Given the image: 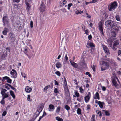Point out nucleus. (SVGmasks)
<instances>
[{"mask_svg":"<svg viewBox=\"0 0 121 121\" xmlns=\"http://www.w3.org/2000/svg\"><path fill=\"white\" fill-rule=\"evenodd\" d=\"M117 3L116 1L111 3L108 6V9L109 11L114 10L117 8Z\"/></svg>","mask_w":121,"mask_h":121,"instance_id":"obj_1","label":"nucleus"},{"mask_svg":"<svg viewBox=\"0 0 121 121\" xmlns=\"http://www.w3.org/2000/svg\"><path fill=\"white\" fill-rule=\"evenodd\" d=\"M101 62L102 65L101 68V70L102 71H104L108 68L109 67L108 62L104 61H102Z\"/></svg>","mask_w":121,"mask_h":121,"instance_id":"obj_2","label":"nucleus"},{"mask_svg":"<svg viewBox=\"0 0 121 121\" xmlns=\"http://www.w3.org/2000/svg\"><path fill=\"white\" fill-rule=\"evenodd\" d=\"M113 40L112 49L114 51H115L117 49V48H116V46L119 45V40L116 38L113 39Z\"/></svg>","mask_w":121,"mask_h":121,"instance_id":"obj_3","label":"nucleus"},{"mask_svg":"<svg viewBox=\"0 0 121 121\" xmlns=\"http://www.w3.org/2000/svg\"><path fill=\"white\" fill-rule=\"evenodd\" d=\"M1 77L0 78V79L1 81L3 83H4V82H5V80H6V82H7L8 83L11 84L12 82V80L10 79V78L7 76H5V77H3L1 79Z\"/></svg>","mask_w":121,"mask_h":121,"instance_id":"obj_4","label":"nucleus"},{"mask_svg":"<svg viewBox=\"0 0 121 121\" xmlns=\"http://www.w3.org/2000/svg\"><path fill=\"white\" fill-rule=\"evenodd\" d=\"M2 22L4 26L6 25H8L9 23V20L8 17L7 16H3L2 18Z\"/></svg>","mask_w":121,"mask_h":121,"instance_id":"obj_5","label":"nucleus"},{"mask_svg":"<svg viewBox=\"0 0 121 121\" xmlns=\"http://www.w3.org/2000/svg\"><path fill=\"white\" fill-rule=\"evenodd\" d=\"M9 36L11 43H13L16 39L14 35L13 32H10L9 34Z\"/></svg>","mask_w":121,"mask_h":121,"instance_id":"obj_6","label":"nucleus"},{"mask_svg":"<svg viewBox=\"0 0 121 121\" xmlns=\"http://www.w3.org/2000/svg\"><path fill=\"white\" fill-rule=\"evenodd\" d=\"M7 90L4 89L2 88L1 90L0 93L2 95V98L5 99L9 97V95L5 93Z\"/></svg>","mask_w":121,"mask_h":121,"instance_id":"obj_7","label":"nucleus"},{"mask_svg":"<svg viewBox=\"0 0 121 121\" xmlns=\"http://www.w3.org/2000/svg\"><path fill=\"white\" fill-rule=\"evenodd\" d=\"M112 86H115V87L117 89H118L120 87V86L119 85L117 84L115 77L112 79Z\"/></svg>","mask_w":121,"mask_h":121,"instance_id":"obj_8","label":"nucleus"},{"mask_svg":"<svg viewBox=\"0 0 121 121\" xmlns=\"http://www.w3.org/2000/svg\"><path fill=\"white\" fill-rule=\"evenodd\" d=\"M98 25L99 30L100 31V33L102 35H104V34L103 30V25L101 22L100 21L99 22Z\"/></svg>","mask_w":121,"mask_h":121,"instance_id":"obj_9","label":"nucleus"},{"mask_svg":"<svg viewBox=\"0 0 121 121\" xmlns=\"http://www.w3.org/2000/svg\"><path fill=\"white\" fill-rule=\"evenodd\" d=\"M114 22L111 20L106 21L105 22L106 26L108 27H110L114 24Z\"/></svg>","mask_w":121,"mask_h":121,"instance_id":"obj_10","label":"nucleus"},{"mask_svg":"<svg viewBox=\"0 0 121 121\" xmlns=\"http://www.w3.org/2000/svg\"><path fill=\"white\" fill-rule=\"evenodd\" d=\"M91 93L90 92H88V93L86 96L84 97V100L85 102L88 103L89 102L91 97Z\"/></svg>","mask_w":121,"mask_h":121,"instance_id":"obj_11","label":"nucleus"},{"mask_svg":"<svg viewBox=\"0 0 121 121\" xmlns=\"http://www.w3.org/2000/svg\"><path fill=\"white\" fill-rule=\"evenodd\" d=\"M102 46L105 53L107 55L110 54V53L107 47L103 44L102 45Z\"/></svg>","mask_w":121,"mask_h":121,"instance_id":"obj_12","label":"nucleus"},{"mask_svg":"<svg viewBox=\"0 0 121 121\" xmlns=\"http://www.w3.org/2000/svg\"><path fill=\"white\" fill-rule=\"evenodd\" d=\"M7 55V52L4 53L3 52H1L0 54V59L2 60L5 59Z\"/></svg>","mask_w":121,"mask_h":121,"instance_id":"obj_13","label":"nucleus"},{"mask_svg":"<svg viewBox=\"0 0 121 121\" xmlns=\"http://www.w3.org/2000/svg\"><path fill=\"white\" fill-rule=\"evenodd\" d=\"M111 30L118 32L119 30V28L117 26L113 25L112 26Z\"/></svg>","mask_w":121,"mask_h":121,"instance_id":"obj_14","label":"nucleus"},{"mask_svg":"<svg viewBox=\"0 0 121 121\" xmlns=\"http://www.w3.org/2000/svg\"><path fill=\"white\" fill-rule=\"evenodd\" d=\"M44 107V106L43 105L42 103L39 105V107L37 109V112H40L42 111Z\"/></svg>","mask_w":121,"mask_h":121,"instance_id":"obj_15","label":"nucleus"},{"mask_svg":"<svg viewBox=\"0 0 121 121\" xmlns=\"http://www.w3.org/2000/svg\"><path fill=\"white\" fill-rule=\"evenodd\" d=\"M12 71H12L10 72V74L14 77H16L17 75V73L16 71L14 69H12Z\"/></svg>","mask_w":121,"mask_h":121,"instance_id":"obj_16","label":"nucleus"},{"mask_svg":"<svg viewBox=\"0 0 121 121\" xmlns=\"http://www.w3.org/2000/svg\"><path fill=\"white\" fill-rule=\"evenodd\" d=\"M45 9V6L43 3H42L41 5V6L39 9V10L41 12H43Z\"/></svg>","mask_w":121,"mask_h":121,"instance_id":"obj_17","label":"nucleus"},{"mask_svg":"<svg viewBox=\"0 0 121 121\" xmlns=\"http://www.w3.org/2000/svg\"><path fill=\"white\" fill-rule=\"evenodd\" d=\"M55 107L54 105L52 104H50L49 106L48 111H53L55 109Z\"/></svg>","mask_w":121,"mask_h":121,"instance_id":"obj_18","label":"nucleus"},{"mask_svg":"<svg viewBox=\"0 0 121 121\" xmlns=\"http://www.w3.org/2000/svg\"><path fill=\"white\" fill-rule=\"evenodd\" d=\"M70 62L71 63V65L74 67L75 68H77L78 67V64L75 63L73 61H72L70 59L69 60Z\"/></svg>","mask_w":121,"mask_h":121,"instance_id":"obj_19","label":"nucleus"},{"mask_svg":"<svg viewBox=\"0 0 121 121\" xmlns=\"http://www.w3.org/2000/svg\"><path fill=\"white\" fill-rule=\"evenodd\" d=\"M112 37L109 38L107 39V41L110 45V46L111 47L112 45V43L113 42V39H112Z\"/></svg>","mask_w":121,"mask_h":121,"instance_id":"obj_20","label":"nucleus"},{"mask_svg":"<svg viewBox=\"0 0 121 121\" xmlns=\"http://www.w3.org/2000/svg\"><path fill=\"white\" fill-rule=\"evenodd\" d=\"M77 100L80 102L83 101V96L82 95H79V96L77 98Z\"/></svg>","mask_w":121,"mask_h":121,"instance_id":"obj_21","label":"nucleus"},{"mask_svg":"<svg viewBox=\"0 0 121 121\" xmlns=\"http://www.w3.org/2000/svg\"><path fill=\"white\" fill-rule=\"evenodd\" d=\"M117 33L118 32H116V31L112 30L111 32V37L112 38L116 37Z\"/></svg>","mask_w":121,"mask_h":121,"instance_id":"obj_22","label":"nucleus"},{"mask_svg":"<svg viewBox=\"0 0 121 121\" xmlns=\"http://www.w3.org/2000/svg\"><path fill=\"white\" fill-rule=\"evenodd\" d=\"M67 0H63L60 2V7H63L66 3Z\"/></svg>","mask_w":121,"mask_h":121,"instance_id":"obj_23","label":"nucleus"},{"mask_svg":"<svg viewBox=\"0 0 121 121\" xmlns=\"http://www.w3.org/2000/svg\"><path fill=\"white\" fill-rule=\"evenodd\" d=\"M32 89L29 86H27L25 89L26 92L30 93L32 91Z\"/></svg>","mask_w":121,"mask_h":121,"instance_id":"obj_24","label":"nucleus"},{"mask_svg":"<svg viewBox=\"0 0 121 121\" xmlns=\"http://www.w3.org/2000/svg\"><path fill=\"white\" fill-rule=\"evenodd\" d=\"M64 89V90L66 94L68 95H69V92L68 86L63 87Z\"/></svg>","mask_w":121,"mask_h":121,"instance_id":"obj_25","label":"nucleus"},{"mask_svg":"<svg viewBox=\"0 0 121 121\" xmlns=\"http://www.w3.org/2000/svg\"><path fill=\"white\" fill-rule=\"evenodd\" d=\"M26 9L27 10V11H29L31 8V6L30 4L27 2L26 3Z\"/></svg>","mask_w":121,"mask_h":121,"instance_id":"obj_26","label":"nucleus"},{"mask_svg":"<svg viewBox=\"0 0 121 121\" xmlns=\"http://www.w3.org/2000/svg\"><path fill=\"white\" fill-rule=\"evenodd\" d=\"M56 67L57 68L59 69L61 68L62 66L61 64L59 62H58L55 64Z\"/></svg>","mask_w":121,"mask_h":121,"instance_id":"obj_27","label":"nucleus"},{"mask_svg":"<svg viewBox=\"0 0 121 121\" xmlns=\"http://www.w3.org/2000/svg\"><path fill=\"white\" fill-rule=\"evenodd\" d=\"M94 99H97L98 100L100 99L99 95V93L97 92L95 94L94 96Z\"/></svg>","mask_w":121,"mask_h":121,"instance_id":"obj_28","label":"nucleus"},{"mask_svg":"<svg viewBox=\"0 0 121 121\" xmlns=\"http://www.w3.org/2000/svg\"><path fill=\"white\" fill-rule=\"evenodd\" d=\"M96 113L98 115H99V117H101L102 116V114H103V113H101V112L100 111H99V110H97L95 111Z\"/></svg>","mask_w":121,"mask_h":121,"instance_id":"obj_29","label":"nucleus"},{"mask_svg":"<svg viewBox=\"0 0 121 121\" xmlns=\"http://www.w3.org/2000/svg\"><path fill=\"white\" fill-rule=\"evenodd\" d=\"M9 31V29L7 28H5L4 30L2 31V33L3 35H6L7 32Z\"/></svg>","mask_w":121,"mask_h":121,"instance_id":"obj_30","label":"nucleus"},{"mask_svg":"<svg viewBox=\"0 0 121 121\" xmlns=\"http://www.w3.org/2000/svg\"><path fill=\"white\" fill-rule=\"evenodd\" d=\"M10 95L12 96L13 99H14L15 98V95L14 92L12 90H10L9 91Z\"/></svg>","mask_w":121,"mask_h":121,"instance_id":"obj_31","label":"nucleus"},{"mask_svg":"<svg viewBox=\"0 0 121 121\" xmlns=\"http://www.w3.org/2000/svg\"><path fill=\"white\" fill-rule=\"evenodd\" d=\"M74 94L75 95H73V97H77V98L79 96V94L78 92V91L77 90H75L74 91Z\"/></svg>","mask_w":121,"mask_h":121,"instance_id":"obj_32","label":"nucleus"},{"mask_svg":"<svg viewBox=\"0 0 121 121\" xmlns=\"http://www.w3.org/2000/svg\"><path fill=\"white\" fill-rule=\"evenodd\" d=\"M65 58L64 59V61L63 62V64H65L66 63V62L68 60V57H67V54H65Z\"/></svg>","mask_w":121,"mask_h":121,"instance_id":"obj_33","label":"nucleus"},{"mask_svg":"<svg viewBox=\"0 0 121 121\" xmlns=\"http://www.w3.org/2000/svg\"><path fill=\"white\" fill-rule=\"evenodd\" d=\"M50 87V85H48L46 86L43 89V91L45 92L46 93L47 92V89L49 88Z\"/></svg>","mask_w":121,"mask_h":121,"instance_id":"obj_34","label":"nucleus"},{"mask_svg":"<svg viewBox=\"0 0 121 121\" xmlns=\"http://www.w3.org/2000/svg\"><path fill=\"white\" fill-rule=\"evenodd\" d=\"M26 56H28V58L30 59V58L34 56L33 54L31 52H28V53L27 54Z\"/></svg>","mask_w":121,"mask_h":121,"instance_id":"obj_35","label":"nucleus"},{"mask_svg":"<svg viewBox=\"0 0 121 121\" xmlns=\"http://www.w3.org/2000/svg\"><path fill=\"white\" fill-rule=\"evenodd\" d=\"M102 111L104 112L105 115L106 116H109L110 115V114L109 112L108 111L106 110H102Z\"/></svg>","mask_w":121,"mask_h":121,"instance_id":"obj_36","label":"nucleus"},{"mask_svg":"<svg viewBox=\"0 0 121 121\" xmlns=\"http://www.w3.org/2000/svg\"><path fill=\"white\" fill-rule=\"evenodd\" d=\"M64 80L63 82L64 85H63V87H66L68 86L66 80L65 78V77L64 78Z\"/></svg>","mask_w":121,"mask_h":121,"instance_id":"obj_37","label":"nucleus"},{"mask_svg":"<svg viewBox=\"0 0 121 121\" xmlns=\"http://www.w3.org/2000/svg\"><path fill=\"white\" fill-rule=\"evenodd\" d=\"M77 113L78 115H81V110L80 108H78L77 110Z\"/></svg>","mask_w":121,"mask_h":121,"instance_id":"obj_38","label":"nucleus"},{"mask_svg":"<svg viewBox=\"0 0 121 121\" xmlns=\"http://www.w3.org/2000/svg\"><path fill=\"white\" fill-rule=\"evenodd\" d=\"M81 64L80 65L81 66H83L84 65H86V64L85 62V61L84 59H83V60L81 61L80 62Z\"/></svg>","mask_w":121,"mask_h":121,"instance_id":"obj_39","label":"nucleus"},{"mask_svg":"<svg viewBox=\"0 0 121 121\" xmlns=\"http://www.w3.org/2000/svg\"><path fill=\"white\" fill-rule=\"evenodd\" d=\"M10 85L7 83H6L5 84L4 86L5 88L7 89H9L10 88L9 87L10 86Z\"/></svg>","mask_w":121,"mask_h":121,"instance_id":"obj_40","label":"nucleus"},{"mask_svg":"<svg viewBox=\"0 0 121 121\" xmlns=\"http://www.w3.org/2000/svg\"><path fill=\"white\" fill-rule=\"evenodd\" d=\"M83 13V12L81 10H77L75 12V13L76 14H81Z\"/></svg>","mask_w":121,"mask_h":121,"instance_id":"obj_41","label":"nucleus"},{"mask_svg":"<svg viewBox=\"0 0 121 121\" xmlns=\"http://www.w3.org/2000/svg\"><path fill=\"white\" fill-rule=\"evenodd\" d=\"M73 5V4L71 3H70L68 4L67 5V9L68 10H70V7H71V6Z\"/></svg>","mask_w":121,"mask_h":121,"instance_id":"obj_42","label":"nucleus"},{"mask_svg":"<svg viewBox=\"0 0 121 121\" xmlns=\"http://www.w3.org/2000/svg\"><path fill=\"white\" fill-rule=\"evenodd\" d=\"M56 120L58 121H63V119L60 118V117H56Z\"/></svg>","mask_w":121,"mask_h":121,"instance_id":"obj_43","label":"nucleus"},{"mask_svg":"<svg viewBox=\"0 0 121 121\" xmlns=\"http://www.w3.org/2000/svg\"><path fill=\"white\" fill-rule=\"evenodd\" d=\"M82 86H81L79 87V89L81 93H82L84 92V91L83 89L82 88Z\"/></svg>","mask_w":121,"mask_h":121,"instance_id":"obj_44","label":"nucleus"},{"mask_svg":"<svg viewBox=\"0 0 121 121\" xmlns=\"http://www.w3.org/2000/svg\"><path fill=\"white\" fill-rule=\"evenodd\" d=\"M60 107L59 106L57 107L56 109V113H58L60 112Z\"/></svg>","mask_w":121,"mask_h":121,"instance_id":"obj_45","label":"nucleus"},{"mask_svg":"<svg viewBox=\"0 0 121 121\" xmlns=\"http://www.w3.org/2000/svg\"><path fill=\"white\" fill-rule=\"evenodd\" d=\"M65 108L68 111L70 110V107L68 105H65Z\"/></svg>","mask_w":121,"mask_h":121,"instance_id":"obj_46","label":"nucleus"},{"mask_svg":"<svg viewBox=\"0 0 121 121\" xmlns=\"http://www.w3.org/2000/svg\"><path fill=\"white\" fill-rule=\"evenodd\" d=\"M98 105L99 107L101 108H102L103 107V104L102 102H101L100 101H99V103L98 104Z\"/></svg>","mask_w":121,"mask_h":121,"instance_id":"obj_47","label":"nucleus"},{"mask_svg":"<svg viewBox=\"0 0 121 121\" xmlns=\"http://www.w3.org/2000/svg\"><path fill=\"white\" fill-rule=\"evenodd\" d=\"M54 92L55 93H59L58 90L57 88H54Z\"/></svg>","mask_w":121,"mask_h":121,"instance_id":"obj_48","label":"nucleus"},{"mask_svg":"<svg viewBox=\"0 0 121 121\" xmlns=\"http://www.w3.org/2000/svg\"><path fill=\"white\" fill-rule=\"evenodd\" d=\"M55 73L57 75L59 76H60L61 75V73L60 72L58 71H56L55 72Z\"/></svg>","mask_w":121,"mask_h":121,"instance_id":"obj_49","label":"nucleus"},{"mask_svg":"<svg viewBox=\"0 0 121 121\" xmlns=\"http://www.w3.org/2000/svg\"><path fill=\"white\" fill-rule=\"evenodd\" d=\"M116 18L117 21H119L120 20V17L119 15H117L115 17Z\"/></svg>","mask_w":121,"mask_h":121,"instance_id":"obj_50","label":"nucleus"},{"mask_svg":"<svg viewBox=\"0 0 121 121\" xmlns=\"http://www.w3.org/2000/svg\"><path fill=\"white\" fill-rule=\"evenodd\" d=\"M89 45L91 47H95V45L92 43H89Z\"/></svg>","mask_w":121,"mask_h":121,"instance_id":"obj_51","label":"nucleus"},{"mask_svg":"<svg viewBox=\"0 0 121 121\" xmlns=\"http://www.w3.org/2000/svg\"><path fill=\"white\" fill-rule=\"evenodd\" d=\"M31 41V40L28 39L26 41L27 44L28 46H29L30 45V43Z\"/></svg>","mask_w":121,"mask_h":121,"instance_id":"obj_52","label":"nucleus"},{"mask_svg":"<svg viewBox=\"0 0 121 121\" xmlns=\"http://www.w3.org/2000/svg\"><path fill=\"white\" fill-rule=\"evenodd\" d=\"M95 115H92L91 118V121H95Z\"/></svg>","mask_w":121,"mask_h":121,"instance_id":"obj_53","label":"nucleus"},{"mask_svg":"<svg viewBox=\"0 0 121 121\" xmlns=\"http://www.w3.org/2000/svg\"><path fill=\"white\" fill-rule=\"evenodd\" d=\"M5 100L4 99L2 98V100L0 102V103H1L2 105H4L5 104Z\"/></svg>","mask_w":121,"mask_h":121,"instance_id":"obj_54","label":"nucleus"},{"mask_svg":"<svg viewBox=\"0 0 121 121\" xmlns=\"http://www.w3.org/2000/svg\"><path fill=\"white\" fill-rule=\"evenodd\" d=\"M24 54L26 55L28 53H27L28 50L27 48H25L24 49Z\"/></svg>","mask_w":121,"mask_h":121,"instance_id":"obj_55","label":"nucleus"},{"mask_svg":"<svg viewBox=\"0 0 121 121\" xmlns=\"http://www.w3.org/2000/svg\"><path fill=\"white\" fill-rule=\"evenodd\" d=\"M91 106L90 104H88L86 106V110H90L91 108Z\"/></svg>","mask_w":121,"mask_h":121,"instance_id":"obj_56","label":"nucleus"},{"mask_svg":"<svg viewBox=\"0 0 121 121\" xmlns=\"http://www.w3.org/2000/svg\"><path fill=\"white\" fill-rule=\"evenodd\" d=\"M21 74L22 76V77H23L24 78H25L26 77V74H25V73L21 72Z\"/></svg>","mask_w":121,"mask_h":121,"instance_id":"obj_57","label":"nucleus"},{"mask_svg":"<svg viewBox=\"0 0 121 121\" xmlns=\"http://www.w3.org/2000/svg\"><path fill=\"white\" fill-rule=\"evenodd\" d=\"M33 24L32 21H31L30 22V26L31 28H32L33 27Z\"/></svg>","mask_w":121,"mask_h":121,"instance_id":"obj_58","label":"nucleus"},{"mask_svg":"<svg viewBox=\"0 0 121 121\" xmlns=\"http://www.w3.org/2000/svg\"><path fill=\"white\" fill-rule=\"evenodd\" d=\"M30 95H28L27 98V100L30 101V102L31 101V100H30Z\"/></svg>","mask_w":121,"mask_h":121,"instance_id":"obj_59","label":"nucleus"},{"mask_svg":"<svg viewBox=\"0 0 121 121\" xmlns=\"http://www.w3.org/2000/svg\"><path fill=\"white\" fill-rule=\"evenodd\" d=\"M91 67L93 71L95 72V65H92L91 66Z\"/></svg>","mask_w":121,"mask_h":121,"instance_id":"obj_60","label":"nucleus"},{"mask_svg":"<svg viewBox=\"0 0 121 121\" xmlns=\"http://www.w3.org/2000/svg\"><path fill=\"white\" fill-rule=\"evenodd\" d=\"M7 114V112L5 111H4L2 113V116H5Z\"/></svg>","mask_w":121,"mask_h":121,"instance_id":"obj_61","label":"nucleus"},{"mask_svg":"<svg viewBox=\"0 0 121 121\" xmlns=\"http://www.w3.org/2000/svg\"><path fill=\"white\" fill-rule=\"evenodd\" d=\"M10 87L13 90H14L15 91H16V88L12 86L11 85H10Z\"/></svg>","mask_w":121,"mask_h":121,"instance_id":"obj_62","label":"nucleus"},{"mask_svg":"<svg viewBox=\"0 0 121 121\" xmlns=\"http://www.w3.org/2000/svg\"><path fill=\"white\" fill-rule=\"evenodd\" d=\"M88 38L89 40H90L92 38V37L91 35H89L88 36Z\"/></svg>","mask_w":121,"mask_h":121,"instance_id":"obj_63","label":"nucleus"},{"mask_svg":"<svg viewBox=\"0 0 121 121\" xmlns=\"http://www.w3.org/2000/svg\"><path fill=\"white\" fill-rule=\"evenodd\" d=\"M36 119L35 118H34V116H33V118L31 119L29 121H34Z\"/></svg>","mask_w":121,"mask_h":121,"instance_id":"obj_64","label":"nucleus"}]
</instances>
